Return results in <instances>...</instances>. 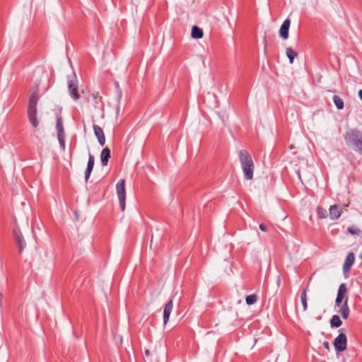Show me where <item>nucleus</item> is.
<instances>
[{
  "label": "nucleus",
  "instance_id": "obj_22",
  "mask_svg": "<svg viewBox=\"0 0 362 362\" xmlns=\"http://www.w3.org/2000/svg\"><path fill=\"white\" fill-rule=\"evenodd\" d=\"M317 214L320 218H325L327 216V210L320 206L317 208Z\"/></svg>",
  "mask_w": 362,
  "mask_h": 362
},
{
  "label": "nucleus",
  "instance_id": "obj_19",
  "mask_svg": "<svg viewBox=\"0 0 362 362\" xmlns=\"http://www.w3.org/2000/svg\"><path fill=\"white\" fill-rule=\"evenodd\" d=\"M286 54L289 59L290 64H293L294 58L297 56V53L294 50H293L292 48L287 47L286 50Z\"/></svg>",
  "mask_w": 362,
  "mask_h": 362
},
{
  "label": "nucleus",
  "instance_id": "obj_33",
  "mask_svg": "<svg viewBox=\"0 0 362 362\" xmlns=\"http://www.w3.org/2000/svg\"><path fill=\"white\" fill-rule=\"evenodd\" d=\"M296 174H297V175H298V177L299 180L302 182V180H301V176H300V170H296Z\"/></svg>",
  "mask_w": 362,
  "mask_h": 362
},
{
  "label": "nucleus",
  "instance_id": "obj_2",
  "mask_svg": "<svg viewBox=\"0 0 362 362\" xmlns=\"http://www.w3.org/2000/svg\"><path fill=\"white\" fill-rule=\"evenodd\" d=\"M344 139L347 145L362 155V133L359 130L353 129L348 131L344 135Z\"/></svg>",
  "mask_w": 362,
  "mask_h": 362
},
{
  "label": "nucleus",
  "instance_id": "obj_11",
  "mask_svg": "<svg viewBox=\"0 0 362 362\" xmlns=\"http://www.w3.org/2000/svg\"><path fill=\"white\" fill-rule=\"evenodd\" d=\"M341 212V207L337 204H334L330 206L329 210V218L332 220H337L340 217Z\"/></svg>",
  "mask_w": 362,
  "mask_h": 362
},
{
  "label": "nucleus",
  "instance_id": "obj_14",
  "mask_svg": "<svg viewBox=\"0 0 362 362\" xmlns=\"http://www.w3.org/2000/svg\"><path fill=\"white\" fill-rule=\"evenodd\" d=\"M355 256L353 252H349L346 257L343 265L344 272H348L354 263Z\"/></svg>",
  "mask_w": 362,
  "mask_h": 362
},
{
  "label": "nucleus",
  "instance_id": "obj_27",
  "mask_svg": "<svg viewBox=\"0 0 362 362\" xmlns=\"http://www.w3.org/2000/svg\"><path fill=\"white\" fill-rule=\"evenodd\" d=\"M121 98H122V93H121L120 90L118 89L117 95V107H116L117 114H118L119 111V103H120Z\"/></svg>",
  "mask_w": 362,
  "mask_h": 362
},
{
  "label": "nucleus",
  "instance_id": "obj_6",
  "mask_svg": "<svg viewBox=\"0 0 362 362\" xmlns=\"http://www.w3.org/2000/svg\"><path fill=\"white\" fill-rule=\"evenodd\" d=\"M347 288L344 283L341 284L339 286L337 298L335 300V305H341L344 302H348Z\"/></svg>",
  "mask_w": 362,
  "mask_h": 362
},
{
  "label": "nucleus",
  "instance_id": "obj_16",
  "mask_svg": "<svg viewBox=\"0 0 362 362\" xmlns=\"http://www.w3.org/2000/svg\"><path fill=\"white\" fill-rule=\"evenodd\" d=\"M28 119L33 127H37L39 122L37 118V111H28Z\"/></svg>",
  "mask_w": 362,
  "mask_h": 362
},
{
  "label": "nucleus",
  "instance_id": "obj_30",
  "mask_svg": "<svg viewBox=\"0 0 362 362\" xmlns=\"http://www.w3.org/2000/svg\"><path fill=\"white\" fill-rule=\"evenodd\" d=\"M259 229L262 231H267V227L266 225L261 223L259 225Z\"/></svg>",
  "mask_w": 362,
  "mask_h": 362
},
{
  "label": "nucleus",
  "instance_id": "obj_12",
  "mask_svg": "<svg viewBox=\"0 0 362 362\" xmlns=\"http://www.w3.org/2000/svg\"><path fill=\"white\" fill-rule=\"evenodd\" d=\"M173 307V300H170L164 307L163 310V323L166 325L169 320L170 313Z\"/></svg>",
  "mask_w": 362,
  "mask_h": 362
},
{
  "label": "nucleus",
  "instance_id": "obj_20",
  "mask_svg": "<svg viewBox=\"0 0 362 362\" xmlns=\"http://www.w3.org/2000/svg\"><path fill=\"white\" fill-rule=\"evenodd\" d=\"M333 102L338 110H342L344 108V102L339 96L334 95L333 96Z\"/></svg>",
  "mask_w": 362,
  "mask_h": 362
},
{
  "label": "nucleus",
  "instance_id": "obj_13",
  "mask_svg": "<svg viewBox=\"0 0 362 362\" xmlns=\"http://www.w3.org/2000/svg\"><path fill=\"white\" fill-rule=\"evenodd\" d=\"M38 95L36 91L33 92L29 99L28 111H37V104L38 101Z\"/></svg>",
  "mask_w": 362,
  "mask_h": 362
},
{
  "label": "nucleus",
  "instance_id": "obj_8",
  "mask_svg": "<svg viewBox=\"0 0 362 362\" xmlns=\"http://www.w3.org/2000/svg\"><path fill=\"white\" fill-rule=\"evenodd\" d=\"M291 21L286 18L284 21L279 30V35L284 39L286 40L288 37V30L290 28Z\"/></svg>",
  "mask_w": 362,
  "mask_h": 362
},
{
  "label": "nucleus",
  "instance_id": "obj_18",
  "mask_svg": "<svg viewBox=\"0 0 362 362\" xmlns=\"http://www.w3.org/2000/svg\"><path fill=\"white\" fill-rule=\"evenodd\" d=\"M342 322L340 320L339 315H334L332 317L330 320L331 327H339L341 325Z\"/></svg>",
  "mask_w": 362,
  "mask_h": 362
},
{
  "label": "nucleus",
  "instance_id": "obj_1",
  "mask_svg": "<svg viewBox=\"0 0 362 362\" xmlns=\"http://www.w3.org/2000/svg\"><path fill=\"white\" fill-rule=\"evenodd\" d=\"M238 154L244 177L246 180H250L253 177V171L255 168L252 157L244 150H240Z\"/></svg>",
  "mask_w": 362,
  "mask_h": 362
},
{
  "label": "nucleus",
  "instance_id": "obj_36",
  "mask_svg": "<svg viewBox=\"0 0 362 362\" xmlns=\"http://www.w3.org/2000/svg\"><path fill=\"white\" fill-rule=\"evenodd\" d=\"M360 258L362 259V252L360 255Z\"/></svg>",
  "mask_w": 362,
  "mask_h": 362
},
{
  "label": "nucleus",
  "instance_id": "obj_15",
  "mask_svg": "<svg viewBox=\"0 0 362 362\" xmlns=\"http://www.w3.org/2000/svg\"><path fill=\"white\" fill-rule=\"evenodd\" d=\"M110 157V150L107 147L104 148L100 153V161L102 165H107Z\"/></svg>",
  "mask_w": 362,
  "mask_h": 362
},
{
  "label": "nucleus",
  "instance_id": "obj_24",
  "mask_svg": "<svg viewBox=\"0 0 362 362\" xmlns=\"http://www.w3.org/2000/svg\"><path fill=\"white\" fill-rule=\"evenodd\" d=\"M94 161H95L94 156L90 153H89L87 168H90V169L93 170V166H94Z\"/></svg>",
  "mask_w": 362,
  "mask_h": 362
},
{
  "label": "nucleus",
  "instance_id": "obj_3",
  "mask_svg": "<svg viewBox=\"0 0 362 362\" xmlns=\"http://www.w3.org/2000/svg\"><path fill=\"white\" fill-rule=\"evenodd\" d=\"M116 191L119 203V206L122 211L125 209V199H126V191H125V180H120L116 185Z\"/></svg>",
  "mask_w": 362,
  "mask_h": 362
},
{
  "label": "nucleus",
  "instance_id": "obj_5",
  "mask_svg": "<svg viewBox=\"0 0 362 362\" xmlns=\"http://www.w3.org/2000/svg\"><path fill=\"white\" fill-rule=\"evenodd\" d=\"M74 78H69L68 80V89L71 98L74 100H78L80 95L78 93V81L76 78L75 74H74Z\"/></svg>",
  "mask_w": 362,
  "mask_h": 362
},
{
  "label": "nucleus",
  "instance_id": "obj_29",
  "mask_svg": "<svg viewBox=\"0 0 362 362\" xmlns=\"http://www.w3.org/2000/svg\"><path fill=\"white\" fill-rule=\"evenodd\" d=\"M18 245V247H19V252H21L23 251V250L24 249V247H25V243H21Z\"/></svg>",
  "mask_w": 362,
  "mask_h": 362
},
{
  "label": "nucleus",
  "instance_id": "obj_4",
  "mask_svg": "<svg viewBox=\"0 0 362 362\" xmlns=\"http://www.w3.org/2000/svg\"><path fill=\"white\" fill-rule=\"evenodd\" d=\"M56 130L60 148L63 151H64L66 149L65 134L63 127V120L61 117H57Z\"/></svg>",
  "mask_w": 362,
  "mask_h": 362
},
{
  "label": "nucleus",
  "instance_id": "obj_35",
  "mask_svg": "<svg viewBox=\"0 0 362 362\" xmlns=\"http://www.w3.org/2000/svg\"><path fill=\"white\" fill-rule=\"evenodd\" d=\"M145 355L147 356H148L150 355V352H149V351L148 349H146L145 351Z\"/></svg>",
  "mask_w": 362,
  "mask_h": 362
},
{
  "label": "nucleus",
  "instance_id": "obj_32",
  "mask_svg": "<svg viewBox=\"0 0 362 362\" xmlns=\"http://www.w3.org/2000/svg\"><path fill=\"white\" fill-rule=\"evenodd\" d=\"M93 98L95 100L96 103H98V100L100 101L101 100V98L100 97H98L95 95H92Z\"/></svg>",
  "mask_w": 362,
  "mask_h": 362
},
{
  "label": "nucleus",
  "instance_id": "obj_23",
  "mask_svg": "<svg viewBox=\"0 0 362 362\" xmlns=\"http://www.w3.org/2000/svg\"><path fill=\"white\" fill-rule=\"evenodd\" d=\"M257 296L255 294L249 295L246 297V303L249 305L257 302Z\"/></svg>",
  "mask_w": 362,
  "mask_h": 362
},
{
  "label": "nucleus",
  "instance_id": "obj_10",
  "mask_svg": "<svg viewBox=\"0 0 362 362\" xmlns=\"http://www.w3.org/2000/svg\"><path fill=\"white\" fill-rule=\"evenodd\" d=\"M335 308H338L337 312L341 315L343 319L346 320L348 318L350 313L348 302H344L341 305H335Z\"/></svg>",
  "mask_w": 362,
  "mask_h": 362
},
{
  "label": "nucleus",
  "instance_id": "obj_25",
  "mask_svg": "<svg viewBox=\"0 0 362 362\" xmlns=\"http://www.w3.org/2000/svg\"><path fill=\"white\" fill-rule=\"evenodd\" d=\"M14 235H15V238H16V243L18 244H19L21 243H25L23 237L19 231H17L16 230H15Z\"/></svg>",
  "mask_w": 362,
  "mask_h": 362
},
{
  "label": "nucleus",
  "instance_id": "obj_34",
  "mask_svg": "<svg viewBox=\"0 0 362 362\" xmlns=\"http://www.w3.org/2000/svg\"><path fill=\"white\" fill-rule=\"evenodd\" d=\"M359 98L362 100V89L358 91Z\"/></svg>",
  "mask_w": 362,
  "mask_h": 362
},
{
  "label": "nucleus",
  "instance_id": "obj_28",
  "mask_svg": "<svg viewBox=\"0 0 362 362\" xmlns=\"http://www.w3.org/2000/svg\"><path fill=\"white\" fill-rule=\"evenodd\" d=\"M93 170L90 169V168H86V170L85 171V176H84V178H85V181L86 182H88L89 177H90V175L91 174V172H92Z\"/></svg>",
  "mask_w": 362,
  "mask_h": 362
},
{
  "label": "nucleus",
  "instance_id": "obj_7",
  "mask_svg": "<svg viewBox=\"0 0 362 362\" xmlns=\"http://www.w3.org/2000/svg\"><path fill=\"white\" fill-rule=\"evenodd\" d=\"M347 339L344 333H340L334 341V349L338 352L344 351L346 349Z\"/></svg>",
  "mask_w": 362,
  "mask_h": 362
},
{
  "label": "nucleus",
  "instance_id": "obj_31",
  "mask_svg": "<svg viewBox=\"0 0 362 362\" xmlns=\"http://www.w3.org/2000/svg\"><path fill=\"white\" fill-rule=\"evenodd\" d=\"M322 345H323V346H324L325 349H328V350H329V342H328V341H324V342H323V344H322Z\"/></svg>",
  "mask_w": 362,
  "mask_h": 362
},
{
  "label": "nucleus",
  "instance_id": "obj_9",
  "mask_svg": "<svg viewBox=\"0 0 362 362\" xmlns=\"http://www.w3.org/2000/svg\"><path fill=\"white\" fill-rule=\"evenodd\" d=\"M93 132L95 135V136L98 139V143L103 146L105 144V136L103 132V129L99 127L98 125L94 124L93 127Z\"/></svg>",
  "mask_w": 362,
  "mask_h": 362
},
{
  "label": "nucleus",
  "instance_id": "obj_21",
  "mask_svg": "<svg viewBox=\"0 0 362 362\" xmlns=\"http://www.w3.org/2000/svg\"><path fill=\"white\" fill-rule=\"evenodd\" d=\"M300 300L303 307V310L305 311L307 310L308 303H307V289L305 288L303 290L300 294Z\"/></svg>",
  "mask_w": 362,
  "mask_h": 362
},
{
  "label": "nucleus",
  "instance_id": "obj_26",
  "mask_svg": "<svg viewBox=\"0 0 362 362\" xmlns=\"http://www.w3.org/2000/svg\"><path fill=\"white\" fill-rule=\"evenodd\" d=\"M347 230L352 235H359L361 233V230L356 227H349Z\"/></svg>",
  "mask_w": 362,
  "mask_h": 362
},
{
  "label": "nucleus",
  "instance_id": "obj_17",
  "mask_svg": "<svg viewBox=\"0 0 362 362\" xmlns=\"http://www.w3.org/2000/svg\"><path fill=\"white\" fill-rule=\"evenodd\" d=\"M191 35L194 39H201L203 37V30L200 28L194 25L192 28Z\"/></svg>",
  "mask_w": 362,
  "mask_h": 362
}]
</instances>
